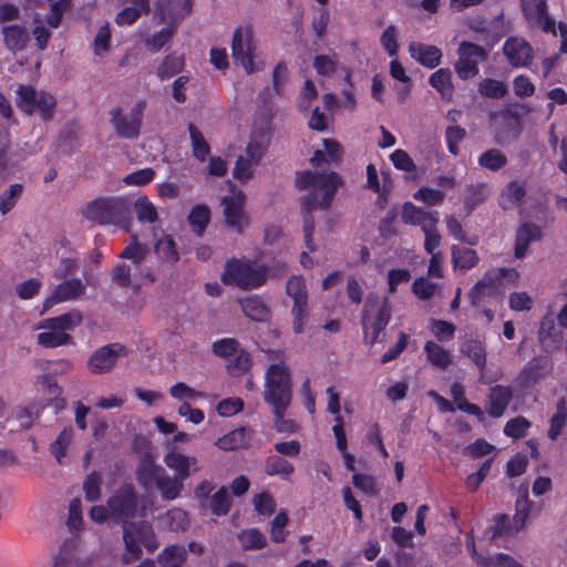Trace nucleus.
Instances as JSON below:
<instances>
[{"label": "nucleus", "mask_w": 567, "mask_h": 567, "mask_svg": "<svg viewBox=\"0 0 567 567\" xmlns=\"http://www.w3.org/2000/svg\"><path fill=\"white\" fill-rule=\"evenodd\" d=\"M106 504L110 517L123 524V540L127 553L123 557L125 564L142 557V545L148 553H154L158 548L156 535L150 522L128 523L138 511V495L133 484L120 486L107 498Z\"/></svg>", "instance_id": "f257e3e1"}, {"label": "nucleus", "mask_w": 567, "mask_h": 567, "mask_svg": "<svg viewBox=\"0 0 567 567\" xmlns=\"http://www.w3.org/2000/svg\"><path fill=\"white\" fill-rule=\"evenodd\" d=\"M295 183L299 190L311 188L301 197L300 204L303 216L305 244L309 251H315L317 247L313 243L315 218L312 212L318 208H329L338 188L342 185V179L336 172L320 174L307 169L297 174Z\"/></svg>", "instance_id": "f03ea898"}, {"label": "nucleus", "mask_w": 567, "mask_h": 567, "mask_svg": "<svg viewBox=\"0 0 567 567\" xmlns=\"http://www.w3.org/2000/svg\"><path fill=\"white\" fill-rule=\"evenodd\" d=\"M82 216L101 226L113 225L128 229L132 223V205L124 196H99L86 203Z\"/></svg>", "instance_id": "7ed1b4c3"}, {"label": "nucleus", "mask_w": 567, "mask_h": 567, "mask_svg": "<svg viewBox=\"0 0 567 567\" xmlns=\"http://www.w3.org/2000/svg\"><path fill=\"white\" fill-rule=\"evenodd\" d=\"M392 316V307L385 297L369 296L361 313L363 341L373 346L383 341L384 330Z\"/></svg>", "instance_id": "20e7f679"}, {"label": "nucleus", "mask_w": 567, "mask_h": 567, "mask_svg": "<svg viewBox=\"0 0 567 567\" xmlns=\"http://www.w3.org/2000/svg\"><path fill=\"white\" fill-rule=\"evenodd\" d=\"M264 401L272 412L287 411L292 400V384L284 363L271 364L265 375Z\"/></svg>", "instance_id": "39448f33"}, {"label": "nucleus", "mask_w": 567, "mask_h": 567, "mask_svg": "<svg viewBox=\"0 0 567 567\" xmlns=\"http://www.w3.org/2000/svg\"><path fill=\"white\" fill-rule=\"evenodd\" d=\"M268 277V267L249 260L230 259L225 265L221 280L225 285H235L241 289L259 288Z\"/></svg>", "instance_id": "423d86ee"}, {"label": "nucleus", "mask_w": 567, "mask_h": 567, "mask_svg": "<svg viewBox=\"0 0 567 567\" xmlns=\"http://www.w3.org/2000/svg\"><path fill=\"white\" fill-rule=\"evenodd\" d=\"M82 322L80 312H68L58 317L47 318L39 323L40 329L49 331L37 336L38 343L44 348H56L68 344L72 337L68 331L73 330Z\"/></svg>", "instance_id": "0eeeda50"}, {"label": "nucleus", "mask_w": 567, "mask_h": 567, "mask_svg": "<svg viewBox=\"0 0 567 567\" xmlns=\"http://www.w3.org/2000/svg\"><path fill=\"white\" fill-rule=\"evenodd\" d=\"M213 353L225 360V367L229 374L239 377L247 373L252 364L250 353L241 348L235 338H223L212 346Z\"/></svg>", "instance_id": "6e6552de"}, {"label": "nucleus", "mask_w": 567, "mask_h": 567, "mask_svg": "<svg viewBox=\"0 0 567 567\" xmlns=\"http://www.w3.org/2000/svg\"><path fill=\"white\" fill-rule=\"evenodd\" d=\"M256 42L251 25L238 27L235 29L231 40V55L234 63L240 65L248 73L260 70L254 61Z\"/></svg>", "instance_id": "1a4fd4ad"}, {"label": "nucleus", "mask_w": 567, "mask_h": 567, "mask_svg": "<svg viewBox=\"0 0 567 567\" xmlns=\"http://www.w3.org/2000/svg\"><path fill=\"white\" fill-rule=\"evenodd\" d=\"M145 107L146 102L138 101L131 109L128 115L125 114L120 106L113 107L110 111V122L118 137L126 140H134L138 137Z\"/></svg>", "instance_id": "9d476101"}, {"label": "nucleus", "mask_w": 567, "mask_h": 567, "mask_svg": "<svg viewBox=\"0 0 567 567\" xmlns=\"http://www.w3.org/2000/svg\"><path fill=\"white\" fill-rule=\"evenodd\" d=\"M457 53L455 72L461 80L476 76L480 72V63L488 58L487 51L483 47L468 41L461 42Z\"/></svg>", "instance_id": "9b49d317"}, {"label": "nucleus", "mask_w": 567, "mask_h": 567, "mask_svg": "<svg viewBox=\"0 0 567 567\" xmlns=\"http://www.w3.org/2000/svg\"><path fill=\"white\" fill-rule=\"evenodd\" d=\"M245 204L246 195L243 190L221 198L225 224L238 235L244 234L245 228L249 225V217L244 210Z\"/></svg>", "instance_id": "f8f14e48"}, {"label": "nucleus", "mask_w": 567, "mask_h": 567, "mask_svg": "<svg viewBox=\"0 0 567 567\" xmlns=\"http://www.w3.org/2000/svg\"><path fill=\"white\" fill-rule=\"evenodd\" d=\"M519 4L524 18L530 25L556 35V23L548 14L547 0H519Z\"/></svg>", "instance_id": "ddd939ff"}, {"label": "nucleus", "mask_w": 567, "mask_h": 567, "mask_svg": "<svg viewBox=\"0 0 567 567\" xmlns=\"http://www.w3.org/2000/svg\"><path fill=\"white\" fill-rule=\"evenodd\" d=\"M126 354V348L120 343H110L95 350L87 361L89 370L94 374L106 373L114 368L118 357Z\"/></svg>", "instance_id": "4468645a"}, {"label": "nucleus", "mask_w": 567, "mask_h": 567, "mask_svg": "<svg viewBox=\"0 0 567 567\" xmlns=\"http://www.w3.org/2000/svg\"><path fill=\"white\" fill-rule=\"evenodd\" d=\"M503 53L513 68L528 66L534 58L532 45L524 39L511 37L503 45Z\"/></svg>", "instance_id": "2eb2a0df"}, {"label": "nucleus", "mask_w": 567, "mask_h": 567, "mask_svg": "<svg viewBox=\"0 0 567 567\" xmlns=\"http://www.w3.org/2000/svg\"><path fill=\"white\" fill-rule=\"evenodd\" d=\"M85 292V286L79 278H72L64 280L56 285L52 290L51 295L48 296L43 301V311H48L53 306L74 300Z\"/></svg>", "instance_id": "dca6fc26"}, {"label": "nucleus", "mask_w": 567, "mask_h": 567, "mask_svg": "<svg viewBox=\"0 0 567 567\" xmlns=\"http://www.w3.org/2000/svg\"><path fill=\"white\" fill-rule=\"evenodd\" d=\"M496 276H492L488 271L468 291V299L472 306L480 307L486 298L493 297L496 293V280L502 279L507 269L499 268L496 270Z\"/></svg>", "instance_id": "f3484780"}, {"label": "nucleus", "mask_w": 567, "mask_h": 567, "mask_svg": "<svg viewBox=\"0 0 567 567\" xmlns=\"http://www.w3.org/2000/svg\"><path fill=\"white\" fill-rule=\"evenodd\" d=\"M513 390L508 385L496 384L491 386L487 394L486 413L494 419L503 416L513 400Z\"/></svg>", "instance_id": "a211bd4d"}, {"label": "nucleus", "mask_w": 567, "mask_h": 567, "mask_svg": "<svg viewBox=\"0 0 567 567\" xmlns=\"http://www.w3.org/2000/svg\"><path fill=\"white\" fill-rule=\"evenodd\" d=\"M192 6L193 0H158L156 11L161 21L175 25L190 12Z\"/></svg>", "instance_id": "6ab92c4d"}, {"label": "nucleus", "mask_w": 567, "mask_h": 567, "mask_svg": "<svg viewBox=\"0 0 567 567\" xmlns=\"http://www.w3.org/2000/svg\"><path fill=\"white\" fill-rule=\"evenodd\" d=\"M538 341L542 349L547 353H551L559 349L563 342V332L556 328L555 320L551 315L543 317L538 330Z\"/></svg>", "instance_id": "aec40b11"}, {"label": "nucleus", "mask_w": 567, "mask_h": 567, "mask_svg": "<svg viewBox=\"0 0 567 567\" xmlns=\"http://www.w3.org/2000/svg\"><path fill=\"white\" fill-rule=\"evenodd\" d=\"M401 218L404 224L420 226L424 230L432 223H439V212L426 210L411 202H406L402 207Z\"/></svg>", "instance_id": "412c9836"}, {"label": "nucleus", "mask_w": 567, "mask_h": 567, "mask_svg": "<svg viewBox=\"0 0 567 567\" xmlns=\"http://www.w3.org/2000/svg\"><path fill=\"white\" fill-rule=\"evenodd\" d=\"M543 237L542 228L533 223L522 224L515 236V248L514 256L517 259H522L526 256L529 245L535 241H539Z\"/></svg>", "instance_id": "4be33fe9"}, {"label": "nucleus", "mask_w": 567, "mask_h": 567, "mask_svg": "<svg viewBox=\"0 0 567 567\" xmlns=\"http://www.w3.org/2000/svg\"><path fill=\"white\" fill-rule=\"evenodd\" d=\"M254 431L240 426L217 439L215 445L223 451L230 452L238 449H247L250 445Z\"/></svg>", "instance_id": "5701e85b"}, {"label": "nucleus", "mask_w": 567, "mask_h": 567, "mask_svg": "<svg viewBox=\"0 0 567 567\" xmlns=\"http://www.w3.org/2000/svg\"><path fill=\"white\" fill-rule=\"evenodd\" d=\"M411 56L421 65L434 69L441 63L442 51L435 45L412 42L409 45Z\"/></svg>", "instance_id": "b1692460"}, {"label": "nucleus", "mask_w": 567, "mask_h": 567, "mask_svg": "<svg viewBox=\"0 0 567 567\" xmlns=\"http://www.w3.org/2000/svg\"><path fill=\"white\" fill-rule=\"evenodd\" d=\"M1 33L6 48L13 53L24 50L30 41L28 29L20 24L3 25Z\"/></svg>", "instance_id": "393cba45"}, {"label": "nucleus", "mask_w": 567, "mask_h": 567, "mask_svg": "<svg viewBox=\"0 0 567 567\" xmlns=\"http://www.w3.org/2000/svg\"><path fill=\"white\" fill-rule=\"evenodd\" d=\"M461 352L475 364L481 378H483L487 363L484 343L478 339H467L463 342Z\"/></svg>", "instance_id": "a878e982"}, {"label": "nucleus", "mask_w": 567, "mask_h": 567, "mask_svg": "<svg viewBox=\"0 0 567 567\" xmlns=\"http://www.w3.org/2000/svg\"><path fill=\"white\" fill-rule=\"evenodd\" d=\"M264 471L268 476H279L281 480L289 481L295 466L284 456L271 454L265 460Z\"/></svg>", "instance_id": "bb28decb"}, {"label": "nucleus", "mask_w": 567, "mask_h": 567, "mask_svg": "<svg viewBox=\"0 0 567 567\" xmlns=\"http://www.w3.org/2000/svg\"><path fill=\"white\" fill-rule=\"evenodd\" d=\"M165 464L176 472V476L186 480L190 475V466L197 463L194 456H186L179 452L171 451L164 457Z\"/></svg>", "instance_id": "cd10ccee"}, {"label": "nucleus", "mask_w": 567, "mask_h": 567, "mask_svg": "<svg viewBox=\"0 0 567 567\" xmlns=\"http://www.w3.org/2000/svg\"><path fill=\"white\" fill-rule=\"evenodd\" d=\"M544 368L545 367L539 358L535 357L530 359L517 377L518 384L524 389L537 384L544 377Z\"/></svg>", "instance_id": "c85d7f7f"}, {"label": "nucleus", "mask_w": 567, "mask_h": 567, "mask_svg": "<svg viewBox=\"0 0 567 567\" xmlns=\"http://www.w3.org/2000/svg\"><path fill=\"white\" fill-rule=\"evenodd\" d=\"M240 308L246 317L254 321L264 322L270 316L269 308L265 305L262 299L258 296L247 297L241 299Z\"/></svg>", "instance_id": "c756f323"}, {"label": "nucleus", "mask_w": 567, "mask_h": 567, "mask_svg": "<svg viewBox=\"0 0 567 567\" xmlns=\"http://www.w3.org/2000/svg\"><path fill=\"white\" fill-rule=\"evenodd\" d=\"M210 218L212 213L209 207L205 204H197L190 209L187 216V221L192 231L196 236L200 237L206 231V228L210 223Z\"/></svg>", "instance_id": "7c9ffc66"}, {"label": "nucleus", "mask_w": 567, "mask_h": 567, "mask_svg": "<svg viewBox=\"0 0 567 567\" xmlns=\"http://www.w3.org/2000/svg\"><path fill=\"white\" fill-rule=\"evenodd\" d=\"M16 104L21 112L28 115L37 112L39 91L34 86L20 84L16 90Z\"/></svg>", "instance_id": "2f4dec72"}, {"label": "nucleus", "mask_w": 567, "mask_h": 567, "mask_svg": "<svg viewBox=\"0 0 567 567\" xmlns=\"http://www.w3.org/2000/svg\"><path fill=\"white\" fill-rule=\"evenodd\" d=\"M269 146V136L265 132H254L246 147V157L258 165Z\"/></svg>", "instance_id": "473e14b6"}, {"label": "nucleus", "mask_w": 567, "mask_h": 567, "mask_svg": "<svg viewBox=\"0 0 567 567\" xmlns=\"http://www.w3.org/2000/svg\"><path fill=\"white\" fill-rule=\"evenodd\" d=\"M567 425V401L565 398H559L556 402V412L549 420V429L547 431V436L551 441H556L563 430Z\"/></svg>", "instance_id": "72a5a7b5"}, {"label": "nucleus", "mask_w": 567, "mask_h": 567, "mask_svg": "<svg viewBox=\"0 0 567 567\" xmlns=\"http://www.w3.org/2000/svg\"><path fill=\"white\" fill-rule=\"evenodd\" d=\"M451 256L454 269L468 270L474 268L480 261L476 250L456 245L451 247Z\"/></svg>", "instance_id": "f704fd0d"}, {"label": "nucleus", "mask_w": 567, "mask_h": 567, "mask_svg": "<svg viewBox=\"0 0 567 567\" xmlns=\"http://www.w3.org/2000/svg\"><path fill=\"white\" fill-rule=\"evenodd\" d=\"M184 481L177 476L159 475L156 480V486L161 491V495L166 501L176 499L184 489Z\"/></svg>", "instance_id": "c9c22d12"}, {"label": "nucleus", "mask_w": 567, "mask_h": 567, "mask_svg": "<svg viewBox=\"0 0 567 567\" xmlns=\"http://www.w3.org/2000/svg\"><path fill=\"white\" fill-rule=\"evenodd\" d=\"M532 506L533 502L528 498V487L520 486L515 502V514L513 516V520L519 529L525 526Z\"/></svg>", "instance_id": "e433bc0d"}, {"label": "nucleus", "mask_w": 567, "mask_h": 567, "mask_svg": "<svg viewBox=\"0 0 567 567\" xmlns=\"http://www.w3.org/2000/svg\"><path fill=\"white\" fill-rule=\"evenodd\" d=\"M424 353L427 361L436 368L446 369L452 363L450 352L434 341L425 342Z\"/></svg>", "instance_id": "4c0bfd02"}, {"label": "nucleus", "mask_w": 567, "mask_h": 567, "mask_svg": "<svg viewBox=\"0 0 567 567\" xmlns=\"http://www.w3.org/2000/svg\"><path fill=\"white\" fill-rule=\"evenodd\" d=\"M187 557V551L182 545H169L164 548L158 556L161 567H183Z\"/></svg>", "instance_id": "58836bf2"}, {"label": "nucleus", "mask_w": 567, "mask_h": 567, "mask_svg": "<svg viewBox=\"0 0 567 567\" xmlns=\"http://www.w3.org/2000/svg\"><path fill=\"white\" fill-rule=\"evenodd\" d=\"M188 132L192 142L193 156L199 162H205L210 152L209 144L206 142L204 135L195 124H188Z\"/></svg>", "instance_id": "ea45409f"}, {"label": "nucleus", "mask_w": 567, "mask_h": 567, "mask_svg": "<svg viewBox=\"0 0 567 567\" xmlns=\"http://www.w3.org/2000/svg\"><path fill=\"white\" fill-rule=\"evenodd\" d=\"M429 82L443 97H452L454 86L452 84V73L449 69H439L431 74Z\"/></svg>", "instance_id": "a19ab883"}, {"label": "nucleus", "mask_w": 567, "mask_h": 567, "mask_svg": "<svg viewBox=\"0 0 567 567\" xmlns=\"http://www.w3.org/2000/svg\"><path fill=\"white\" fill-rule=\"evenodd\" d=\"M134 212L142 224H154L158 219L157 209L147 196H140L135 200Z\"/></svg>", "instance_id": "79ce46f5"}, {"label": "nucleus", "mask_w": 567, "mask_h": 567, "mask_svg": "<svg viewBox=\"0 0 567 567\" xmlns=\"http://www.w3.org/2000/svg\"><path fill=\"white\" fill-rule=\"evenodd\" d=\"M185 65L184 58L176 53L167 54L157 68V76L161 80L171 79L178 74Z\"/></svg>", "instance_id": "37998d69"}, {"label": "nucleus", "mask_w": 567, "mask_h": 567, "mask_svg": "<svg viewBox=\"0 0 567 567\" xmlns=\"http://www.w3.org/2000/svg\"><path fill=\"white\" fill-rule=\"evenodd\" d=\"M488 197L487 186L483 183L472 184L466 187V194L464 198V208L467 214L472 213L475 207Z\"/></svg>", "instance_id": "c03bdc74"}, {"label": "nucleus", "mask_w": 567, "mask_h": 567, "mask_svg": "<svg viewBox=\"0 0 567 567\" xmlns=\"http://www.w3.org/2000/svg\"><path fill=\"white\" fill-rule=\"evenodd\" d=\"M478 93L483 97L499 100L508 93V86L503 81L486 78L478 83Z\"/></svg>", "instance_id": "a18cd8bd"}, {"label": "nucleus", "mask_w": 567, "mask_h": 567, "mask_svg": "<svg viewBox=\"0 0 567 567\" xmlns=\"http://www.w3.org/2000/svg\"><path fill=\"white\" fill-rule=\"evenodd\" d=\"M477 162L482 168H485V169H488L492 172H497L501 168H503L504 166H506L507 157L502 151H499L497 148H491V150L483 152L478 156Z\"/></svg>", "instance_id": "49530a36"}, {"label": "nucleus", "mask_w": 567, "mask_h": 567, "mask_svg": "<svg viewBox=\"0 0 567 567\" xmlns=\"http://www.w3.org/2000/svg\"><path fill=\"white\" fill-rule=\"evenodd\" d=\"M238 539L244 550L261 549L267 544L265 535L257 528L243 529Z\"/></svg>", "instance_id": "de8ad7c7"}, {"label": "nucleus", "mask_w": 567, "mask_h": 567, "mask_svg": "<svg viewBox=\"0 0 567 567\" xmlns=\"http://www.w3.org/2000/svg\"><path fill=\"white\" fill-rule=\"evenodd\" d=\"M231 506V499L225 486L220 487L209 498V509L216 516L228 514Z\"/></svg>", "instance_id": "09e8293b"}, {"label": "nucleus", "mask_w": 567, "mask_h": 567, "mask_svg": "<svg viewBox=\"0 0 567 567\" xmlns=\"http://www.w3.org/2000/svg\"><path fill=\"white\" fill-rule=\"evenodd\" d=\"M175 33V25L167 24L152 37L145 40V47L148 51L158 52L165 44H167Z\"/></svg>", "instance_id": "8fccbe9b"}, {"label": "nucleus", "mask_w": 567, "mask_h": 567, "mask_svg": "<svg viewBox=\"0 0 567 567\" xmlns=\"http://www.w3.org/2000/svg\"><path fill=\"white\" fill-rule=\"evenodd\" d=\"M494 523L492 533L493 539L513 536L520 530L514 520L511 522L507 514H497L494 518Z\"/></svg>", "instance_id": "3c124183"}, {"label": "nucleus", "mask_w": 567, "mask_h": 567, "mask_svg": "<svg viewBox=\"0 0 567 567\" xmlns=\"http://www.w3.org/2000/svg\"><path fill=\"white\" fill-rule=\"evenodd\" d=\"M56 104L58 102L53 94L43 90L39 91L37 111L44 122L51 121L53 118Z\"/></svg>", "instance_id": "603ef678"}, {"label": "nucleus", "mask_w": 567, "mask_h": 567, "mask_svg": "<svg viewBox=\"0 0 567 567\" xmlns=\"http://www.w3.org/2000/svg\"><path fill=\"white\" fill-rule=\"evenodd\" d=\"M159 477L157 466L152 462L144 460L136 470V480L144 487L150 488Z\"/></svg>", "instance_id": "864d4df0"}, {"label": "nucleus", "mask_w": 567, "mask_h": 567, "mask_svg": "<svg viewBox=\"0 0 567 567\" xmlns=\"http://www.w3.org/2000/svg\"><path fill=\"white\" fill-rule=\"evenodd\" d=\"M155 250L161 258L168 262L174 264L179 259L176 243L172 236L166 235L159 238L155 244Z\"/></svg>", "instance_id": "5fc2aeb1"}, {"label": "nucleus", "mask_w": 567, "mask_h": 567, "mask_svg": "<svg viewBox=\"0 0 567 567\" xmlns=\"http://www.w3.org/2000/svg\"><path fill=\"white\" fill-rule=\"evenodd\" d=\"M24 187L20 183L10 185V187L0 194V213L7 215L16 206L19 197L23 194Z\"/></svg>", "instance_id": "6e6d98bb"}, {"label": "nucleus", "mask_w": 567, "mask_h": 567, "mask_svg": "<svg viewBox=\"0 0 567 567\" xmlns=\"http://www.w3.org/2000/svg\"><path fill=\"white\" fill-rule=\"evenodd\" d=\"M286 291L292 298L293 303L308 302L306 284L301 276H291L286 284Z\"/></svg>", "instance_id": "4d7b16f0"}, {"label": "nucleus", "mask_w": 567, "mask_h": 567, "mask_svg": "<svg viewBox=\"0 0 567 567\" xmlns=\"http://www.w3.org/2000/svg\"><path fill=\"white\" fill-rule=\"evenodd\" d=\"M72 429H63L56 439L50 444V452L55 457L59 464L62 463L65 452L72 441Z\"/></svg>", "instance_id": "13d9d810"}, {"label": "nucleus", "mask_w": 567, "mask_h": 567, "mask_svg": "<svg viewBox=\"0 0 567 567\" xmlns=\"http://www.w3.org/2000/svg\"><path fill=\"white\" fill-rule=\"evenodd\" d=\"M532 423L524 416H516L506 422L504 426V434L513 439H523L527 435L528 429Z\"/></svg>", "instance_id": "bf43d9fd"}, {"label": "nucleus", "mask_w": 567, "mask_h": 567, "mask_svg": "<svg viewBox=\"0 0 567 567\" xmlns=\"http://www.w3.org/2000/svg\"><path fill=\"white\" fill-rule=\"evenodd\" d=\"M145 256L146 248L138 243L136 235L131 237L130 244L120 254V258L132 260L135 266H140Z\"/></svg>", "instance_id": "052dcab7"}, {"label": "nucleus", "mask_w": 567, "mask_h": 567, "mask_svg": "<svg viewBox=\"0 0 567 567\" xmlns=\"http://www.w3.org/2000/svg\"><path fill=\"white\" fill-rule=\"evenodd\" d=\"M112 33L109 22H105L96 32L93 41V53L103 56L111 48Z\"/></svg>", "instance_id": "680f3d73"}, {"label": "nucleus", "mask_w": 567, "mask_h": 567, "mask_svg": "<svg viewBox=\"0 0 567 567\" xmlns=\"http://www.w3.org/2000/svg\"><path fill=\"white\" fill-rule=\"evenodd\" d=\"M102 478L97 472H91L83 482L84 497L87 502H96L101 497Z\"/></svg>", "instance_id": "e2e57ef3"}, {"label": "nucleus", "mask_w": 567, "mask_h": 567, "mask_svg": "<svg viewBox=\"0 0 567 567\" xmlns=\"http://www.w3.org/2000/svg\"><path fill=\"white\" fill-rule=\"evenodd\" d=\"M352 483L357 489L365 495L375 496L378 494L377 480L371 474L354 473L352 475Z\"/></svg>", "instance_id": "0e129e2a"}, {"label": "nucleus", "mask_w": 567, "mask_h": 567, "mask_svg": "<svg viewBox=\"0 0 567 567\" xmlns=\"http://www.w3.org/2000/svg\"><path fill=\"white\" fill-rule=\"evenodd\" d=\"M414 199L423 202L429 206H436L444 202L445 193L430 187H420L413 195Z\"/></svg>", "instance_id": "69168bd1"}, {"label": "nucleus", "mask_w": 567, "mask_h": 567, "mask_svg": "<svg viewBox=\"0 0 567 567\" xmlns=\"http://www.w3.org/2000/svg\"><path fill=\"white\" fill-rule=\"evenodd\" d=\"M431 331L439 341L451 340L456 331V326L446 320L432 319Z\"/></svg>", "instance_id": "338daca9"}, {"label": "nucleus", "mask_w": 567, "mask_h": 567, "mask_svg": "<svg viewBox=\"0 0 567 567\" xmlns=\"http://www.w3.org/2000/svg\"><path fill=\"white\" fill-rule=\"evenodd\" d=\"M292 319V330L296 334H300L305 331V327L309 319L308 313V302L305 303H293L291 309Z\"/></svg>", "instance_id": "774afa93"}]
</instances>
